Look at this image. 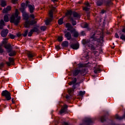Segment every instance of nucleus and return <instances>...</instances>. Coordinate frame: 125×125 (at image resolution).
I'll use <instances>...</instances> for the list:
<instances>
[{
	"label": "nucleus",
	"instance_id": "1",
	"mask_svg": "<svg viewBox=\"0 0 125 125\" xmlns=\"http://www.w3.org/2000/svg\"><path fill=\"white\" fill-rule=\"evenodd\" d=\"M100 34V32H97V31L92 32L91 34L90 40H87L86 41H84L83 42V44H85L86 45L91 47L92 49L93 50L96 49V47H95L94 44H92L93 42H95V41H97L98 42H99V45H102V44H103V36L100 37V35H99ZM98 37H100V39L96 38H98Z\"/></svg>",
	"mask_w": 125,
	"mask_h": 125
},
{
	"label": "nucleus",
	"instance_id": "2",
	"mask_svg": "<svg viewBox=\"0 0 125 125\" xmlns=\"http://www.w3.org/2000/svg\"><path fill=\"white\" fill-rule=\"evenodd\" d=\"M19 12L18 9H16L15 14L12 15L10 19V23H14L15 25H18L21 20V17L19 16Z\"/></svg>",
	"mask_w": 125,
	"mask_h": 125
},
{
	"label": "nucleus",
	"instance_id": "3",
	"mask_svg": "<svg viewBox=\"0 0 125 125\" xmlns=\"http://www.w3.org/2000/svg\"><path fill=\"white\" fill-rule=\"evenodd\" d=\"M1 95L2 96H4V97H5L7 101H9V100H11V94H10V93L8 92L7 90H5L3 91L2 92Z\"/></svg>",
	"mask_w": 125,
	"mask_h": 125
},
{
	"label": "nucleus",
	"instance_id": "4",
	"mask_svg": "<svg viewBox=\"0 0 125 125\" xmlns=\"http://www.w3.org/2000/svg\"><path fill=\"white\" fill-rule=\"evenodd\" d=\"M37 21L35 20H32L31 21H26L24 23V27L25 28H29L30 26H33L34 24H36Z\"/></svg>",
	"mask_w": 125,
	"mask_h": 125
},
{
	"label": "nucleus",
	"instance_id": "5",
	"mask_svg": "<svg viewBox=\"0 0 125 125\" xmlns=\"http://www.w3.org/2000/svg\"><path fill=\"white\" fill-rule=\"evenodd\" d=\"M49 15H50V18L48 20H47L45 22V24L46 25H49V23L52 21V19L53 17V12L52 11H50L49 12Z\"/></svg>",
	"mask_w": 125,
	"mask_h": 125
},
{
	"label": "nucleus",
	"instance_id": "6",
	"mask_svg": "<svg viewBox=\"0 0 125 125\" xmlns=\"http://www.w3.org/2000/svg\"><path fill=\"white\" fill-rule=\"evenodd\" d=\"M26 6L28 7L30 13H33L35 10V6H34V5L28 4V3H29V1H26Z\"/></svg>",
	"mask_w": 125,
	"mask_h": 125
},
{
	"label": "nucleus",
	"instance_id": "7",
	"mask_svg": "<svg viewBox=\"0 0 125 125\" xmlns=\"http://www.w3.org/2000/svg\"><path fill=\"white\" fill-rule=\"evenodd\" d=\"M21 11L22 13V16L23 17V19L24 20H29V15L24 10L21 9Z\"/></svg>",
	"mask_w": 125,
	"mask_h": 125
},
{
	"label": "nucleus",
	"instance_id": "8",
	"mask_svg": "<svg viewBox=\"0 0 125 125\" xmlns=\"http://www.w3.org/2000/svg\"><path fill=\"white\" fill-rule=\"evenodd\" d=\"M8 29H2L1 31L0 35L1 37L3 38H5L6 36H7V34H8Z\"/></svg>",
	"mask_w": 125,
	"mask_h": 125
},
{
	"label": "nucleus",
	"instance_id": "9",
	"mask_svg": "<svg viewBox=\"0 0 125 125\" xmlns=\"http://www.w3.org/2000/svg\"><path fill=\"white\" fill-rule=\"evenodd\" d=\"M85 6L83 8V10L85 11H88L90 9V5L88 2L85 3Z\"/></svg>",
	"mask_w": 125,
	"mask_h": 125
},
{
	"label": "nucleus",
	"instance_id": "10",
	"mask_svg": "<svg viewBox=\"0 0 125 125\" xmlns=\"http://www.w3.org/2000/svg\"><path fill=\"white\" fill-rule=\"evenodd\" d=\"M67 108H68V106L65 104L63 106L61 110L60 111V114H63V113H65V112H67Z\"/></svg>",
	"mask_w": 125,
	"mask_h": 125
},
{
	"label": "nucleus",
	"instance_id": "11",
	"mask_svg": "<svg viewBox=\"0 0 125 125\" xmlns=\"http://www.w3.org/2000/svg\"><path fill=\"white\" fill-rule=\"evenodd\" d=\"M71 33H73V37L74 38H78L79 37V33L76 31V29H73L70 31Z\"/></svg>",
	"mask_w": 125,
	"mask_h": 125
},
{
	"label": "nucleus",
	"instance_id": "12",
	"mask_svg": "<svg viewBox=\"0 0 125 125\" xmlns=\"http://www.w3.org/2000/svg\"><path fill=\"white\" fill-rule=\"evenodd\" d=\"M64 36L66 38H67V40L68 41H70V40H72V35L70 32H66Z\"/></svg>",
	"mask_w": 125,
	"mask_h": 125
},
{
	"label": "nucleus",
	"instance_id": "13",
	"mask_svg": "<svg viewBox=\"0 0 125 125\" xmlns=\"http://www.w3.org/2000/svg\"><path fill=\"white\" fill-rule=\"evenodd\" d=\"M70 47L73 49L77 50L78 49L79 47H80V45L79 44V43L72 44L71 45H70Z\"/></svg>",
	"mask_w": 125,
	"mask_h": 125
},
{
	"label": "nucleus",
	"instance_id": "14",
	"mask_svg": "<svg viewBox=\"0 0 125 125\" xmlns=\"http://www.w3.org/2000/svg\"><path fill=\"white\" fill-rule=\"evenodd\" d=\"M9 62H7L6 64L8 66H10L12 64V65H13V63H14V59L12 58H9Z\"/></svg>",
	"mask_w": 125,
	"mask_h": 125
},
{
	"label": "nucleus",
	"instance_id": "15",
	"mask_svg": "<svg viewBox=\"0 0 125 125\" xmlns=\"http://www.w3.org/2000/svg\"><path fill=\"white\" fill-rule=\"evenodd\" d=\"M26 54L27 55L29 60H32V59L33 57H34V54H33V53L30 51H27Z\"/></svg>",
	"mask_w": 125,
	"mask_h": 125
},
{
	"label": "nucleus",
	"instance_id": "16",
	"mask_svg": "<svg viewBox=\"0 0 125 125\" xmlns=\"http://www.w3.org/2000/svg\"><path fill=\"white\" fill-rule=\"evenodd\" d=\"M11 10V7L7 6L6 8H4L3 10V13H7L8 11Z\"/></svg>",
	"mask_w": 125,
	"mask_h": 125
},
{
	"label": "nucleus",
	"instance_id": "17",
	"mask_svg": "<svg viewBox=\"0 0 125 125\" xmlns=\"http://www.w3.org/2000/svg\"><path fill=\"white\" fill-rule=\"evenodd\" d=\"M73 17H74V18H76V19H80V18H81V16H80V15H79V14H78L77 12H73L72 13Z\"/></svg>",
	"mask_w": 125,
	"mask_h": 125
},
{
	"label": "nucleus",
	"instance_id": "18",
	"mask_svg": "<svg viewBox=\"0 0 125 125\" xmlns=\"http://www.w3.org/2000/svg\"><path fill=\"white\" fill-rule=\"evenodd\" d=\"M4 47H5V48H6V49H8V51L9 52H10L11 51V50L12 49V47H11V45H10L9 44H8V45H5Z\"/></svg>",
	"mask_w": 125,
	"mask_h": 125
},
{
	"label": "nucleus",
	"instance_id": "19",
	"mask_svg": "<svg viewBox=\"0 0 125 125\" xmlns=\"http://www.w3.org/2000/svg\"><path fill=\"white\" fill-rule=\"evenodd\" d=\"M65 26L66 28H67L68 31H72V28L73 27H72V25L70 23H66Z\"/></svg>",
	"mask_w": 125,
	"mask_h": 125
},
{
	"label": "nucleus",
	"instance_id": "20",
	"mask_svg": "<svg viewBox=\"0 0 125 125\" xmlns=\"http://www.w3.org/2000/svg\"><path fill=\"white\" fill-rule=\"evenodd\" d=\"M62 45L63 47H67V46L69 45V42H68V41H64L62 42Z\"/></svg>",
	"mask_w": 125,
	"mask_h": 125
},
{
	"label": "nucleus",
	"instance_id": "21",
	"mask_svg": "<svg viewBox=\"0 0 125 125\" xmlns=\"http://www.w3.org/2000/svg\"><path fill=\"white\" fill-rule=\"evenodd\" d=\"M77 83V78H74L72 81L69 83L68 84L69 85H72V84H74V83Z\"/></svg>",
	"mask_w": 125,
	"mask_h": 125
},
{
	"label": "nucleus",
	"instance_id": "22",
	"mask_svg": "<svg viewBox=\"0 0 125 125\" xmlns=\"http://www.w3.org/2000/svg\"><path fill=\"white\" fill-rule=\"evenodd\" d=\"M93 122V121L91 118H87L86 119L85 123L87 124H91V123H92Z\"/></svg>",
	"mask_w": 125,
	"mask_h": 125
},
{
	"label": "nucleus",
	"instance_id": "23",
	"mask_svg": "<svg viewBox=\"0 0 125 125\" xmlns=\"http://www.w3.org/2000/svg\"><path fill=\"white\" fill-rule=\"evenodd\" d=\"M72 14H73L72 11H68L66 13L65 16H67L68 17V18H69V19H70L69 18L71 17V16H69V15L71 16V15H72Z\"/></svg>",
	"mask_w": 125,
	"mask_h": 125
},
{
	"label": "nucleus",
	"instance_id": "24",
	"mask_svg": "<svg viewBox=\"0 0 125 125\" xmlns=\"http://www.w3.org/2000/svg\"><path fill=\"white\" fill-rule=\"evenodd\" d=\"M69 19L70 21H72V24L73 26H76L77 25V22L76 21H74V19L72 17H70Z\"/></svg>",
	"mask_w": 125,
	"mask_h": 125
},
{
	"label": "nucleus",
	"instance_id": "25",
	"mask_svg": "<svg viewBox=\"0 0 125 125\" xmlns=\"http://www.w3.org/2000/svg\"><path fill=\"white\" fill-rule=\"evenodd\" d=\"M4 21L5 22H8V21H9V18H8V15H6L4 16Z\"/></svg>",
	"mask_w": 125,
	"mask_h": 125
},
{
	"label": "nucleus",
	"instance_id": "26",
	"mask_svg": "<svg viewBox=\"0 0 125 125\" xmlns=\"http://www.w3.org/2000/svg\"><path fill=\"white\" fill-rule=\"evenodd\" d=\"M6 5V1L5 0H1V6H2V7H4Z\"/></svg>",
	"mask_w": 125,
	"mask_h": 125
},
{
	"label": "nucleus",
	"instance_id": "27",
	"mask_svg": "<svg viewBox=\"0 0 125 125\" xmlns=\"http://www.w3.org/2000/svg\"><path fill=\"white\" fill-rule=\"evenodd\" d=\"M94 72L95 74H97L99 73V72H100V68H99V67H97L96 68H94Z\"/></svg>",
	"mask_w": 125,
	"mask_h": 125
},
{
	"label": "nucleus",
	"instance_id": "28",
	"mask_svg": "<svg viewBox=\"0 0 125 125\" xmlns=\"http://www.w3.org/2000/svg\"><path fill=\"white\" fill-rule=\"evenodd\" d=\"M81 72V70H75L74 72H73V75L74 76H78V75H79V74H80Z\"/></svg>",
	"mask_w": 125,
	"mask_h": 125
},
{
	"label": "nucleus",
	"instance_id": "29",
	"mask_svg": "<svg viewBox=\"0 0 125 125\" xmlns=\"http://www.w3.org/2000/svg\"><path fill=\"white\" fill-rule=\"evenodd\" d=\"M16 54V52L15 51H12L9 54V56H14Z\"/></svg>",
	"mask_w": 125,
	"mask_h": 125
},
{
	"label": "nucleus",
	"instance_id": "30",
	"mask_svg": "<svg viewBox=\"0 0 125 125\" xmlns=\"http://www.w3.org/2000/svg\"><path fill=\"white\" fill-rule=\"evenodd\" d=\"M103 4V2L101 0H99L97 2V5H98V6H100L102 5Z\"/></svg>",
	"mask_w": 125,
	"mask_h": 125
},
{
	"label": "nucleus",
	"instance_id": "31",
	"mask_svg": "<svg viewBox=\"0 0 125 125\" xmlns=\"http://www.w3.org/2000/svg\"><path fill=\"white\" fill-rule=\"evenodd\" d=\"M59 25H62L63 24V18H61L58 20Z\"/></svg>",
	"mask_w": 125,
	"mask_h": 125
},
{
	"label": "nucleus",
	"instance_id": "32",
	"mask_svg": "<svg viewBox=\"0 0 125 125\" xmlns=\"http://www.w3.org/2000/svg\"><path fill=\"white\" fill-rule=\"evenodd\" d=\"M120 39L123 41H125V34H122L120 37Z\"/></svg>",
	"mask_w": 125,
	"mask_h": 125
},
{
	"label": "nucleus",
	"instance_id": "33",
	"mask_svg": "<svg viewBox=\"0 0 125 125\" xmlns=\"http://www.w3.org/2000/svg\"><path fill=\"white\" fill-rule=\"evenodd\" d=\"M33 33H34V31L31 29L30 31L28 33V37H32V35H33Z\"/></svg>",
	"mask_w": 125,
	"mask_h": 125
},
{
	"label": "nucleus",
	"instance_id": "34",
	"mask_svg": "<svg viewBox=\"0 0 125 125\" xmlns=\"http://www.w3.org/2000/svg\"><path fill=\"white\" fill-rule=\"evenodd\" d=\"M25 3H21V10L22 9V10H25Z\"/></svg>",
	"mask_w": 125,
	"mask_h": 125
},
{
	"label": "nucleus",
	"instance_id": "35",
	"mask_svg": "<svg viewBox=\"0 0 125 125\" xmlns=\"http://www.w3.org/2000/svg\"><path fill=\"white\" fill-rule=\"evenodd\" d=\"M32 30L33 31V33H34V32H39V29L38 28V27H34Z\"/></svg>",
	"mask_w": 125,
	"mask_h": 125
},
{
	"label": "nucleus",
	"instance_id": "36",
	"mask_svg": "<svg viewBox=\"0 0 125 125\" xmlns=\"http://www.w3.org/2000/svg\"><path fill=\"white\" fill-rule=\"evenodd\" d=\"M9 37L10 39H12V40H14V39H15V36L13 34H9Z\"/></svg>",
	"mask_w": 125,
	"mask_h": 125
},
{
	"label": "nucleus",
	"instance_id": "37",
	"mask_svg": "<svg viewBox=\"0 0 125 125\" xmlns=\"http://www.w3.org/2000/svg\"><path fill=\"white\" fill-rule=\"evenodd\" d=\"M85 94V91H80L79 92V95H81V96L83 95H84Z\"/></svg>",
	"mask_w": 125,
	"mask_h": 125
},
{
	"label": "nucleus",
	"instance_id": "38",
	"mask_svg": "<svg viewBox=\"0 0 125 125\" xmlns=\"http://www.w3.org/2000/svg\"><path fill=\"white\" fill-rule=\"evenodd\" d=\"M58 40L59 42H62L63 41V37L62 36L59 37L58 38Z\"/></svg>",
	"mask_w": 125,
	"mask_h": 125
},
{
	"label": "nucleus",
	"instance_id": "39",
	"mask_svg": "<svg viewBox=\"0 0 125 125\" xmlns=\"http://www.w3.org/2000/svg\"><path fill=\"white\" fill-rule=\"evenodd\" d=\"M0 25H3L4 26H5V24L4 23V21H3V20H1L0 21Z\"/></svg>",
	"mask_w": 125,
	"mask_h": 125
},
{
	"label": "nucleus",
	"instance_id": "40",
	"mask_svg": "<svg viewBox=\"0 0 125 125\" xmlns=\"http://www.w3.org/2000/svg\"><path fill=\"white\" fill-rule=\"evenodd\" d=\"M41 31H45L46 30V26H42L41 27Z\"/></svg>",
	"mask_w": 125,
	"mask_h": 125
},
{
	"label": "nucleus",
	"instance_id": "41",
	"mask_svg": "<svg viewBox=\"0 0 125 125\" xmlns=\"http://www.w3.org/2000/svg\"><path fill=\"white\" fill-rule=\"evenodd\" d=\"M27 35H28V30H25L24 31V33L23 34V37H27Z\"/></svg>",
	"mask_w": 125,
	"mask_h": 125
},
{
	"label": "nucleus",
	"instance_id": "42",
	"mask_svg": "<svg viewBox=\"0 0 125 125\" xmlns=\"http://www.w3.org/2000/svg\"><path fill=\"white\" fill-rule=\"evenodd\" d=\"M87 27H88V24L87 23H84L83 28H87Z\"/></svg>",
	"mask_w": 125,
	"mask_h": 125
},
{
	"label": "nucleus",
	"instance_id": "43",
	"mask_svg": "<svg viewBox=\"0 0 125 125\" xmlns=\"http://www.w3.org/2000/svg\"><path fill=\"white\" fill-rule=\"evenodd\" d=\"M4 66V63H1L0 64V69H1L2 68H3Z\"/></svg>",
	"mask_w": 125,
	"mask_h": 125
},
{
	"label": "nucleus",
	"instance_id": "44",
	"mask_svg": "<svg viewBox=\"0 0 125 125\" xmlns=\"http://www.w3.org/2000/svg\"><path fill=\"white\" fill-rule=\"evenodd\" d=\"M101 121L102 123H103V122H104L105 121V117H104V116H103L101 118Z\"/></svg>",
	"mask_w": 125,
	"mask_h": 125
},
{
	"label": "nucleus",
	"instance_id": "45",
	"mask_svg": "<svg viewBox=\"0 0 125 125\" xmlns=\"http://www.w3.org/2000/svg\"><path fill=\"white\" fill-rule=\"evenodd\" d=\"M30 17L32 19H35V15L34 14L30 15Z\"/></svg>",
	"mask_w": 125,
	"mask_h": 125
},
{
	"label": "nucleus",
	"instance_id": "46",
	"mask_svg": "<svg viewBox=\"0 0 125 125\" xmlns=\"http://www.w3.org/2000/svg\"><path fill=\"white\" fill-rule=\"evenodd\" d=\"M3 27H4V25L2 24H0V29L2 30L3 29Z\"/></svg>",
	"mask_w": 125,
	"mask_h": 125
},
{
	"label": "nucleus",
	"instance_id": "47",
	"mask_svg": "<svg viewBox=\"0 0 125 125\" xmlns=\"http://www.w3.org/2000/svg\"><path fill=\"white\" fill-rule=\"evenodd\" d=\"M81 35L82 36H85V32L84 31L81 32Z\"/></svg>",
	"mask_w": 125,
	"mask_h": 125
},
{
	"label": "nucleus",
	"instance_id": "48",
	"mask_svg": "<svg viewBox=\"0 0 125 125\" xmlns=\"http://www.w3.org/2000/svg\"><path fill=\"white\" fill-rule=\"evenodd\" d=\"M6 40L5 39H4L3 42H2V43L3 44H6Z\"/></svg>",
	"mask_w": 125,
	"mask_h": 125
},
{
	"label": "nucleus",
	"instance_id": "49",
	"mask_svg": "<svg viewBox=\"0 0 125 125\" xmlns=\"http://www.w3.org/2000/svg\"><path fill=\"white\" fill-rule=\"evenodd\" d=\"M115 37L116 38V39H119V38H120V36H119V35H118L117 33L115 34Z\"/></svg>",
	"mask_w": 125,
	"mask_h": 125
},
{
	"label": "nucleus",
	"instance_id": "50",
	"mask_svg": "<svg viewBox=\"0 0 125 125\" xmlns=\"http://www.w3.org/2000/svg\"><path fill=\"white\" fill-rule=\"evenodd\" d=\"M18 0H12V3H16L17 2Z\"/></svg>",
	"mask_w": 125,
	"mask_h": 125
},
{
	"label": "nucleus",
	"instance_id": "51",
	"mask_svg": "<svg viewBox=\"0 0 125 125\" xmlns=\"http://www.w3.org/2000/svg\"><path fill=\"white\" fill-rule=\"evenodd\" d=\"M56 49H57L58 50H59V49H60V46H59V45H57V46H56Z\"/></svg>",
	"mask_w": 125,
	"mask_h": 125
},
{
	"label": "nucleus",
	"instance_id": "52",
	"mask_svg": "<svg viewBox=\"0 0 125 125\" xmlns=\"http://www.w3.org/2000/svg\"><path fill=\"white\" fill-rule=\"evenodd\" d=\"M78 66L80 68H81L82 67H83V64H78Z\"/></svg>",
	"mask_w": 125,
	"mask_h": 125
},
{
	"label": "nucleus",
	"instance_id": "53",
	"mask_svg": "<svg viewBox=\"0 0 125 125\" xmlns=\"http://www.w3.org/2000/svg\"><path fill=\"white\" fill-rule=\"evenodd\" d=\"M17 36L19 37H21V33H19L17 34Z\"/></svg>",
	"mask_w": 125,
	"mask_h": 125
},
{
	"label": "nucleus",
	"instance_id": "54",
	"mask_svg": "<svg viewBox=\"0 0 125 125\" xmlns=\"http://www.w3.org/2000/svg\"><path fill=\"white\" fill-rule=\"evenodd\" d=\"M0 52L1 53L2 52H3V50H2V49H1V48H0Z\"/></svg>",
	"mask_w": 125,
	"mask_h": 125
},
{
	"label": "nucleus",
	"instance_id": "55",
	"mask_svg": "<svg viewBox=\"0 0 125 125\" xmlns=\"http://www.w3.org/2000/svg\"><path fill=\"white\" fill-rule=\"evenodd\" d=\"M63 125H69V124H68V123H66V122H63Z\"/></svg>",
	"mask_w": 125,
	"mask_h": 125
},
{
	"label": "nucleus",
	"instance_id": "56",
	"mask_svg": "<svg viewBox=\"0 0 125 125\" xmlns=\"http://www.w3.org/2000/svg\"><path fill=\"white\" fill-rule=\"evenodd\" d=\"M72 91H73V90H72V89H70V90H68V92H69V93H70L71 92H72Z\"/></svg>",
	"mask_w": 125,
	"mask_h": 125
},
{
	"label": "nucleus",
	"instance_id": "57",
	"mask_svg": "<svg viewBox=\"0 0 125 125\" xmlns=\"http://www.w3.org/2000/svg\"><path fill=\"white\" fill-rule=\"evenodd\" d=\"M104 12H105V11H104V10H103L101 11V13H102L103 14H104Z\"/></svg>",
	"mask_w": 125,
	"mask_h": 125
},
{
	"label": "nucleus",
	"instance_id": "58",
	"mask_svg": "<svg viewBox=\"0 0 125 125\" xmlns=\"http://www.w3.org/2000/svg\"><path fill=\"white\" fill-rule=\"evenodd\" d=\"M123 33H125V28H123L122 30Z\"/></svg>",
	"mask_w": 125,
	"mask_h": 125
},
{
	"label": "nucleus",
	"instance_id": "59",
	"mask_svg": "<svg viewBox=\"0 0 125 125\" xmlns=\"http://www.w3.org/2000/svg\"><path fill=\"white\" fill-rule=\"evenodd\" d=\"M66 99H69L70 98V97L69 96H66Z\"/></svg>",
	"mask_w": 125,
	"mask_h": 125
},
{
	"label": "nucleus",
	"instance_id": "60",
	"mask_svg": "<svg viewBox=\"0 0 125 125\" xmlns=\"http://www.w3.org/2000/svg\"><path fill=\"white\" fill-rule=\"evenodd\" d=\"M14 99H12V102L13 104H14Z\"/></svg>",
	"mask_w": 125,
	"mask_h": 125
},
{
	"label": "nucleus",
	"instance_id": "61",
	"mask_svg": "<svg viewBox=\"0 0 125 125\" xmlns=\"http://www.w3.org/2000/svg\"><path fill=\"white\" fill-rule=\"evenodd\" d=\"M52 0V1H53L54 2H55V1H57V0Z\"/></svg>",
	"mask_w": 125,
	"mask_h": 125
},
{
	"label": "nucleus",
	"instance_id": "62",
	"mask_svg": "<svg viewBox=\"0 0 125 125\" xmlns=\"http://www.w3.org/2000/svg\"><path fill=\"white\" fill-rule=\"evenodd\" d=\"M96 47H98V45H96Z\"/></svg>",
	"mask_w": 125,
	"mask_h": 125
},
{
	"label": "nucleus",
	"instance_id": "63",
	"mask_svg": "<svg viewBox=\"0 0 125 125\" xmlns=\"http://www.w3.org/2000/svg\"><path fill=\"white\" fill-rule=\"evenodd\" d=\"M113 44H114V43H113Z\"/></svg>",
	"mask_w": 125,
	"mask_h": 125
}]
</instances>
